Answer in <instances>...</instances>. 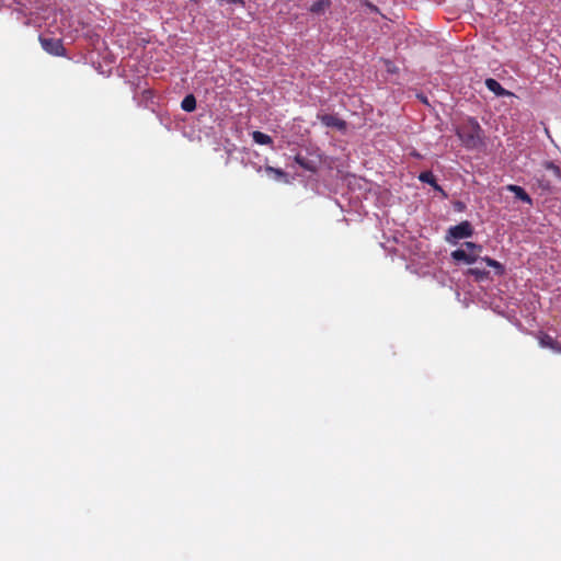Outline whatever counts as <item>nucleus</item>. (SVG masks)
Listing matches in <instances>:
<instances>
[{"instance_id": "10", "label": "nucleus", "mask_w": 561, "mask_h": 561, "mask_svg": "<svg viewBox=\"0 0 561 561\" xmlns=\"http://www.w3.org/2000/svg\"><path fill=\"white\" fill-rule=\"evenodd\" d=\"M295 162L301 167L304 170L306 171H309V172H317V164L314 161L312 160H309L308 158L301 156V154H296L295 156Z\"/></svg>"}, {"instance_id": "4", "label": "nucleus", "mask_w": 561, "mask_h": 561, "mask_svg": "<svg viewBox=\"0 0 561 561\" xmlns=\"http://www.w3.org/2000/svg\"><path fill=\"white\" fill-rule=\"evenodd\" d=\"M39 42L45 51L54 56H65L66 49L62 45V41L53 37L39 36Z\"/></svg>"}, {"instance_id": "6", "label": "nucleus", "mask_w": 561, "mask_h": 561, "mask_svg": "<svg viewBox=\"0 0 561 561\" xmlns=\"http://www.w3.org/2000/svg\"><path fill=\"white\" fill-rule=\"evenodd\" d=\"M320 121L323 125L328 127H335L340 130L345 129L346 127V123L336 115L324 114L320 117Z\"/></svg>"}, {"instance_id": "13", "label": "nucleus", "mask_w": 561, "mask_h": 561, "mask_svg": "<svg viewBox=\"0 0 561 561\" xmlns=\"http://www.w3.org/2000/svg\"><path fill=\"white\" fill-rule=\"evenodd\" d=\"M253 141L257 145H272L273 139L267 134H264L262 131L255 130L252 133Z\"/></svg>"}, {"instance_id": "7", "label": "nucleus", "mask_w": 561, "mask_h": 561, "mask_svg": "<svg viewBox=\"0 0 561 561\" xmlns=\"http://www.w3.org/2000/svg\"><path fill=\"white\" fill-rule=\"evenodd\" d=\"M506 190L513 193L517 199L528 204L529 206L533 205L531 197L522 186L510 184L506 186Z\"/></svg>"}, {"instance_id": "15", "label": "nucleus", "mask_w": 561, "mask_h": 561, "mask_svg": "<svg viewBox=\"0 0 561 561\" xmlns=\"http://www.w3.org/2000/svg\"><path fill=\"white\" fill-rule=\"evenodd\" d=\"M482 261L490 267H493L496 270V274L497 275H502L504 273V267L503 265L497 262L496 260H493L489 256H485V257H482Z\"/></svg>"}, {"instance_id": "17", "label": "nucleus", "mask_w": 561, "mask_h": 561, "mask_svg": "<svg viewBox=\"0 0 561 561\" xmlns=\"http://www.w3.org/2000/svg\"><path fill=\"white\" fill-rule=\"evenodd\" d=\"M543 167L546 170L550 171L552 173V175L557 179V180H560L561 179V170L558 165H556L553 162L551 161H546L543 163Z\"/></svg>"}, {"instance_id": "3", "label": "nucleus", "mask_w": 561, "mask_h": 561, "mask_svg": "<svg viewBox=\"0 0 561 561\" xmlns=\"http://www.w3.org/2000/svg\"><path fill=\"white\" fill-rule=\"evenodd\" d=\"M473 234L472 225L468 221H461L459 225L453 226L447 231V241L459 240L465 238H470Z\"/></svg>"}, {"instance_id": "11", "label": "nucleus", "mask_w": 561, "mask_h": 561, "mask_svg": "<svg viewBox=\"0 0 561 561\" xmlns=\"http://www.w3.org/2000/svg\"><path fill=\"white\" fill-rule=\"evenodd\" d=\"M331 4V0H318L310 5L309 11L313 14L320 15L323 14Z\"/></svg>"}, {"instance_id": "8", "label": "nucleus", "mask_w": 561, "mask_h": 561, "mask_svg": "<svg viewBox=\"0 0 561 561\" xmlns=\"http://www.w3.org/2000/svg\"><path fill=\"white\" fill-rule=\"evenodd\" d=\"M485 87L491 91L493 92L496 96H508V95H512V93L510 91H507L506 89H504L500 82H497L495 79L493 78H488L485 80Z\"/></svg>"}, {"instance_id": "14", "label": "nucleus", "mask_w": 561, "mask_h": 561, "mask_svg": "<svg viewBox=\"0 0 561 561\" xmlns=\"http://www.w3.org/2000/svg\"><path fill=\"white\" fill-rule=\"evenodd\" d=\"M181 107L185 112H193L196 108V99L193 94L186 95L181 103Z\"/></svg>"}, {"instance_id": "18", "label": "nucleus", "mask_w": 561, "mask_h": 561, "mask_svg": "<svg viewBox=\"0 0 561 561\" xmlns=\"http://www.w3.org/2000/svg\"><path fill=\"white\" fill-rule=\"evenodd\" d=\"M538 186L542 191H550L552 188V183L548 179H546L545 175H541V178L537 179Z\"/></svg>"}, {"instance_id": "19", "label": "nucleus", "mask_w": 561, "mask_h": 561, "mask_svg": "<svg viewBox=\"0 0 561 561\" xmlns=\"http://www.w3.org/2000/svg\"><path fill=\"white\" fill-rule=\"evenodd\" d=\"M422 102L427 103V99L425 96L421 98Z\"/></svg>"}, {"instance_id": "12", "label": "nucleus", "mask_w": 561, "mask_h": 561, "mask_svg": "<svg viewBox=\"0 0 561 561\" xmlns=\"http://www.w3.org/2000/svg\"><path fill=\"white\" fill-rule=\"evenodd\" d=\"M419 180L423 183H427L437 191H442V187L437 184L434 174L431 171H424L419 175Z\"/></svg>"}, {"instance_id": "16", "label": "nucleus", "mask_w": 561, "mask_h": 561, "mask_svg": "<svg viewBox=\"0 0 561 561\" xmlns=\"http://www.w3.org/2000/svg\"><path fill=\"white\" fill-rule=\"evenodd\" d=\"M468 274L474 276L477 280L485 279L489 276V272L479 267L469 268Z\"/></svg>"}, {"instance_id": "5", "label": "nucleus", "mask_w": 561, "mask_h": 561, "mask_svg": "<svg viewBox=\"0 0 561 561\" xmlns=\"http://www.w3.org/2000/svg\"><path fill=\"white\" fill-rule=\"evenodd\" d=\"M538 340H539V345L541 347L550 348L554 352H561L560 342L558 340L553 339L551 335L541 332Z\"/></svg>"}, {"instance_id": "1", "label": "nucleus", "mask_w": 561, "mask_h": 561, "mask_svg": "<svg viewBox=\"0 0 561 561\" xmlns=\"http://www.w3.org/2000/svg\"><path fill=\"white\" fill-rule=\"evenodd\" d=\"M456 135L468 149L478 148L482 144V129L474 118H468L457 126Z\"/></svg>"}, {"instance_id": "9", "label": "nucleus", "mask_w": 561, "mask_h": 561, "mask_svg": "<svg viewBox=\"0 0 561 561\" xmlns=\"http://www.w3.org/2000/svg\"><path fill=\"white\" fill-rule=\"evenodd\" d=\"M264 171L267 175L272 176L276 181H283L285 183H288V175L285 171L278 168H274L271 165H265Z\"/></svg>"}, {"instance_id": "2", "label": "nucleus", "mask_w": 561, "mask_h": 561, "mask_svg": "<svg viewBox=\"0 0 561 561\" xmlns=\"http://www.w3.org/2000/svg\"><path fill=\"white\" fill-rule=\"evenodd\" d=\"M466 249H458L451 252V257L455 261H463L467 264H472L478 260V253L481 252L482 247L473 242L467 241L462 244Z\"/></svg>"}]
</instances>
